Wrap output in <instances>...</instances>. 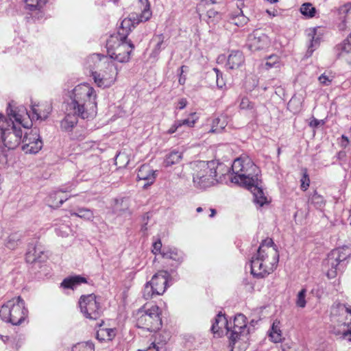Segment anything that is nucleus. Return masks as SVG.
<instances>
[{"label": "nucleus", "mask_w": 351, "mask_h": 351, "mask_svg": "<svg viewBox=\"0 0 351 351\" xmlns=\"http://www.w3.org/2000/svg\"><path fill=\"white\" fill-rule=\"evenodd\" d=\"M300 12L307 18H313L315 16L317 10L311 3H304L300 7Z\"/></svg>", "instance_id": "nucleus-31"}, {"label": "nucleus", "mask_w": 351, "mask_h": 351, "mask_svg": "<svg viewBox=\"0 0 351 351\" xmlns=\"http://www.w3.org/2000/svg\"><path fill=\"white\" fill-rule=\"evenodd\" d=\"M145 1L146 2V5L140 15L132 14L129 18H125L121 21L118 34L117 35L119 36V38H122V39H128V36L132 27H134L135 25L138 24L140 22L147 21L150 19L152 12L149 9V3L148 0Z\"/></svg>", "instance_id": "nucleus-12"}, {"label": "nucleus", "mask_w": 351, "mask_h": 351, "mask_svg": "<svg viewBox=\"0 0 351 351\" xmlns=\"http://www.w3.org/2000/svg\"><path fill=\"white\" fill-rule=\"evenodd\" d=\"M106 49L110 58L124 63L130 60L134 45L131 40L122 39L119 36H111L107 40Z\"/></svg>", "instance_id": "nucleus-8"}, {"label": "nucleus", "mask_w": 351, "mask_h": 351, "mask_svg": "<svg viewBox=\"0 0 351 351\" xmlns=\"http://www.w3.org/2000/svg\"><path fill=\"white\" fill-rule=\"evenodd\" d=\"M245 62V58L241 51H232L228 57L226 66L229 69H237Z\"/></svg>", "instance_id": "nucleus-22"}, {"label": "nucleus", "mask_w": 351, "mask_h": 351, "mask_svg": "<svg viewBox=\"0 0 351 351\" xmlns=\"http://www.w3.org/2000/svg\"><path fill=\"white\" fill-rule=\"evenodd\" d=\"M165 36L162 34L155 35L153 37L152 40L156 42L155 47L153 50V52L156 54H158L162 49L165 48V45L164 43Z\"/></svg>", "instance_id": "nucleus-33"}, {"label": "nucleus", "mask_w": 351, "mask_h": 351, "mask_svg": "<svg viewBox=\"0 0 351 351\" xmlns=\"http://www.w3.org/2000/svg\"><path fill=\"white\" fill-rule=\"evenodd\" d=\"M351 255V250L347 246H343L332 250L324 262L326 275L328 278H334L337 272L343 268L342 263Z\"/></svg>", "instance_id": "nucleus-9"}, {"label": "nucleus", "mask_w": 351, "mask_h": 351, "mask_svg": "<svg viewBox=\"0 0 351 351\" xmlns=\"http://www.w3.org/2000/svg\"><path fill=\"white\" fill-rule=\"evenodd\" d=\"M44 252L40 245L30 244L28 246L27 252L25 255V260L29 263H34L36 261H43V255Z\"/></svg>", "instance_id": "nucleus-21"}, {"label": "nucleus", "mask_w": 351, "mask_h": 351, "mask_svg": "<svg viewBox=\"0 0 351 351\" xmlns=\"http://www.w3.org/2000/svg\"><path fill=\"white\" fill-rule=\"evenodd\" d=\"M184 80L183 81V80L182 79V77H180V80H179V82H180V84H183V83H184Z\"/></svg>", "instance_id": "nucleus-63"}, {"label": "nucleus", "mask_w": 351, "mask_h": 351, "mask_svg": "<svg viewBox=\"0 0 351 351\" xmlns=\"http://www.w3.org/2000/svg\"><path fill=\"white\" fill-rule=\"evenodd\" d=\"M187 105V101L185 98H182L178 101V109L182 110L184 109Z\"/></svg>", "instance_id": "nucleus-53"}, {"label": "nucleus", "mask_w": 351, "mask_h": 351, "mask_svg": "<svg viewBox=\"0 0 351 351\" xmlns=\"http://www.w3.org/2000/svg\"><path fill=\"white\" fill-rule=\"evenodd\" d=\"M69 197H65L64 199L60 198L58 203L56 204L55 206L56 207H59L60 205H62L66 199H68Z\"/></svg>", "instance_id": "nucleus-57"}, {"label": "nucleus", "mask_w": 351, "mask_h": 351, "mask_svg": "<svg viewBox=\"0 0 351 351\" xmlns=\"http://www.w3.org/2000/svg\"><path fill=\"white\" fill-rule=\"evenodd\" d=\"M37 107L38 108H36V106L32 105L31 110L28 112L23 106H21L19 108H16V111L23 114V118L25 116H27L31 121H32L33 120L46 119L52 110L51 105L48 103L43 104L37 106Z\"/></svg>", "instance_id": "nucleus-16"}, {"label": "nucleus", "mask_w": 351, "mask_h": 351, "mask_svg": "<svg viewBox=\"0 0 351 351\" xmlns=\"http://www.w3.org/2000/svg\"><path fill=\"white\" fill-rule=\"evenodd\" d=\"M21 237L16 233L12 234L9 236L7 243H6V247L9 249L13 250L14 249L19 242L20 241Z\"/></svg>", "instance_id": "nucleus-39"}, {"label": "nucleus", "mask_w": 351, "mask_h": 351, "mask_svg": "<svg viewBox=\"0 0 351 351\" xmlns=\"http://www.w3.org/2000/svg\"><path fill=\"white\" fill-rule=\"evenodd\" d=\"M265 66L267 69L270 68H278L280 66V58L276 55H271L268 57L267 62L265 63Z\"/></svg>", "instance_id": "nucleus-41"}, {"label": "nucleus", "mask_w": 351, "mask_h": 351, "mask_svg": "<svg viewBox=\"0 0 351 351\" xmlns=\"http://www.w3.org/2000/svg\"><path fill=\"white\" fill-rule=\"evenodd\" d=\"M213 71L215 73L216 75V82L217 86L221 88H223L225 86V83L222 78V73L217 68L213 69Z\"/></svg>", "instance_id": "nucleus-48"}, {"label": "nucleus", "mask_w": 351, "mask_h": 351, "mask_svg": "<svg viewBox=\"0 0 351 351\" xmlns=\"http://www.w3.org/2000/svg\"><path fill=\"white\" fill-rule=\"evenodd\" d=\"M317 44V40H313H313H311V44H310V45H309V47H308V51H307L308 53H310V55H311V53H313V51H314V49H313V47L314 46H315Z\"/></svg>", "instance_id": "nucleus-54"}, {"label": "nucleus", "mask_w": 351, "mask_h": 351, "mask_svg": "<svg viewBox=\"0 0 351 351\" xmlns=\"http://www.w3.org/2000/svg\"><path fill=\"white\" fill-rule=\"evenodd\" d=\"M309 200L311 203L313 204L317 208H321L325 204L324 197L319 195L317 191L313 192Z\"/></svg>", "instance_id": "nucleus-36"}, {"label": "nucleus", "mask_w": 351, "mask_h": 351, "mask_svg": "<svg viewBox=\"0 0 351 351\" xmlns=\"http://www.w3.org/2000/svg\"><path fill=\"white\" fill-rule=\"evenodd\" d=\"M227 123L224 117H217L213 120L212 127L210 130L212 133H220L226 128Z\"/></svg>", "instance_id": "nucleus-28"}, {"label": "nucleus", "mask_w": 351, "mask_h": 351, "mask_svg": "<svg viewBox=\"0 0 351 351\" xmlns=\"http://www.w3.org/2000/svg\"><path fill=\"white\" fill-rule=\"evenodd\" d=\"M138 180H145L147 182L144 187L152 184L156 178V171H154L149 165L144 164L141 165L137 173Z\"/></svg>", "instance_id": "nucleus-19"}, {"label": "nucleus", "mask_w": 351, "mask_h": 351, "mask_svg": "<svg viewBox=\"0 0 351 351\" xmlns=\"http://www.w3.org/2000/svg\"><path fill=\"white\" fill-rule=\"evenodd\" d=\"M96 93L94 88L88 84H80L73 90V115L67 114L61 121V128L70 131L77 122L75 114L82 119L88 117V111H95L97 108Z\"/></svg>", "instance_id": "nucleus-2"}, {"label": "nucleus", "mask_w": 351, "mask_h": 351, "mask_svg": "<svg viewBox=\"0 0 351 351\" xmlns=\"http://www.w3.org/2000/svg\"><path fill=\"white\" fill-rule=\"evenodd\" d=\"M219 323H221L222 324H223L228 332L229 331V326H228V322L226 319V318L224 317L223 315H222L221 313H219L216 318L215 319V322L213 323V325H212V327H211V330L213 331V333H216L218 332V330L219 329Z\"/></svg>", "instance_id": "nucleus-30"}, {"label": "nucleus", "mask_w": 351, "mask_h": 351, "mask_svg": "<svg viewBox=\"0 0 351 351\" xmlns=\"http://www.w3.org/2000/svg\"><path fill=\"white\" fill-rule=\"evenodd\" d=\"M71 216H76L86 220H92L94 217L93 210L86 208H78L76 211H71Z\"/></svg>", "instance_id": "nucleus-27"}, {"label": "nucleus", "mask_w": 351, "mask_h": 351, "mask_svg": "<svg viewBox=\"0 0 351 351\" xmlns=\"http://www.w3.org/2000/svg\"><path fill=\"white\" fill-rule=\"evenodd\" d=\"M331 313L333 315L343 316L347 313L351 314V310L343 304L335 303L331 308Z\"/></svg>", "instance_id": "nucleus-29"}, {"label": "nucleus", "mask_w": 351, "mask_h": 351, "mask_svg": "<svg viewBox=\"0 0 351 351\" xmlns=\"http://www.w3.org/2000/svg\"><path fill=\"white\" fill-rule=\"evenodd\" d=\"M221 0H201L198 9L200 10L202 6L209 4H215L221 2Z\"/></svg>", "instance_id": "nucleus-51"}, {"label": "nucleus", "mask_w": 351, "mask_h": 351, "mask_svg": "<svg viewBox=\"0 0 351 351\" xmlns=\"http://www.w3.org/2000/svg\"><path fill=\"white\" fill-rule=\"evenodd\" d=\"M342 139H343L346 142L347 144L348 143L349 140H348V138L347 136L343 135L342 136Z\"/></svg>", "instance_id": "nucleus-60"}, {"label": "nucleus", "mask_w": 351, "mask_h": 351, "mask_svg": "<svg viewBox=\"0 0 351 351\" xmlns=\"http://www.w3.org/2000/svg\"><path fill=\"white\" fill-rule=\"evenodd\" d=\"M199 119V117L196 112H192L189 114V117L183 120H178L180 123L181 128L182 126H187L188 128L194 127L195 123Z\"/></svg>", "instance_id": "nucleus-34"}, {"label": "nucleus", "mask_w": 351, "mask_h": 351, "mask_svg": "<svg viewBox=\"0 0 351 351\" xmlns=\"http://www.w3.org/2000/svg\"><path fill=\"white\" fill-rule=\"evenodd\" d=\"M27 8L30 10H39L45 3L46 0H25Z\"/></svg>", "instance_id": "nucleus-37"}, {"label": "nucleus", "mask_w": 351, "mask_h": 351, "mask_svg": "<svg viewBox=\"0 0 351 351\" xmlns=\"http://www.w3.org/2000/svg\"><path fill=\"white\" fill-rule=\"evenodd\" d=\"M270 45L269 37L258 31H254L248 38V47L252 51L265 49Z\"/></svg>", "instance_id": "nucleus-17"}, {"label": "nucleus", "mask_w": 351, "mask_h": 351, "mask_svg": "<svg viewBox=\"0 0 351 351\" xmlns=\"http://www.w3.org/2000/svg\"><path fill=\"white\" fill-rule=\"evenodd\" d=\"M89 60L94 62L99 71L92 72V77L95 83L101 88L112 86L115 80L117 72L113 63L109 61L106 56L99 53H94L89 57Z\"/></svg>", "instance_id": "nucleus-5"}, {"label": "nucleus", "mask_w": 351, "mask_h": 351, "mask_svg": "<svg viewBox=\"0 0 351 351\" xmlns=\"http://www.w3.org/2000/svg\"><path fill=\"white\" fill-rule=\"evenodd\" d=\"M321 121H319V120H318L317 119H313L310 122V126L311 127H313V128H316V127H317L320 124Z\"/></svg>", "instance_id": "nucleus-55"}, {"label": "nucleus", "mask_w": 351, "mask_h": 351, "mask_svg": "<svg viewBox=\"0 0 351 351\" xmlns=\"http://www.w3.org/2000/svg\"><path fill=\"white\" fill-rule=\"evenodd\" d=\"M80 307L84 315L90 319H97L101 315V306L96 300V295H83L80 300Z\"/></svg>", "instance_id": "nucleus-14"}, {"label": "nucleus", "mask_w": 351, "mask_h": 351, "mask_svg": "<svg viewBox=\"0 0 351 351\" xmlns=\"http://www.w3.org/2000/svg\"><path fill=\"white\" fill-rule=\"evenodd\" d=\"M138 351H166L164 343L152 342L147 348L138 349Z\"/></svg>", "instance_id": "nucleus-42"}, {"label": "nucleus", "mask_w": 351, "mask_h": 351, "mask_svg": "<svg viewBox=\"0 0 351 351\" xmlns=\"http://www.w3.org/2000/svg\"><path fill=\"white\" fill-rule=\"evenodd\" d=\"M271 3H277L279 0H267Z\"/></svg>", "instance_id": "nucleus-61"}, {"label": "nucleus", "mask_w": 351, "mask_h": 351, "mask_svg": "<svg viewBox=\"0 0 351 351\" xmlns=\"http://www.w3.org/2000/svg\"><path fill=\"white\" fill-rule=\"evenodd\" d=\"M169 274L161 271L154 274L151 280L144 287L143 296L145 300H150L155 296L162 295L167 287Z\"/></svg>", "instance_id": "nucleus-11"}, {"label": "nucleus", "mask_w": 351, "mask_h": 351, "mask_svg": "<svg viewBox=\"0 0 351 351\" xmlns=\"http://www.w3.org/2000/svg\"><path fill=\"white\" fill-rule=\"evenodd\" d=\"M343 337H346L348 335H351V332H349L348 330H347V331L343 332Z\"/></svg>", "instance_id": "nucleus-59"}, {"label": "nucleus", "mask_w": 351, "mask_h": 351, "mask_svg": "<svg viewBox=\"0 0 351 351\" xmlns=\"http://www.w3.org/2000/svg\"><path fill=\"white\" fill-rule=\"evenodd\" d=\"M28 310L21 296L14 298L4 304L0 309V317L5 322L12 325H21L27 319Z\"/></svg>", "instance_id": "nucleus-7"}, {"label": "nucleus", "mask_w": 351, "mask_h": 351, "mask_svg": "<svg viewBox=\"0 0 351 351\" xmlns=\"http://www.w3.org/2000/svg\"><path fill=\"white\" fill-rule=\"evenodd\" d=\"M43 145L37 128H34L29 132L25 133L22 139V149L25 153L36 154L41 149Z\"/></svg>", "instance_id": "nucleus-15"}, {"label": "nucleus", "mask_w": 351, "mask_h": 351, "mask_svg": "<svg viewBox=\"0 0 351 351\" xmlns=\"http://www.w3.org/2000/svg\"><path fill=\"white\" fill-rule=\"evenodd\" d=\"M243 187L251 191L254 195V202L260 206H263L266 202L267 198L264 195L263 189L261 187V181L257 179L253 183H249V185H245Z\"/></svg>", "instance_id": "nucleus-20"}, {"label": "nucleus", "mask_w": 351, "mask_h": 351, "mask_svg": "<svg viewBox=\"0 0 351 351\" xmlns=\"http://www.w3.org/2000/svg\"><path fill=\"white\" fill-rule=\"evenodd\" d=\"M306 291L302 289L298 294L296 299V305L300 308H304L306 304L305 297Z\"/></svg>", "instance_id": "nucleus-44"}, {"label": "nucleus", "mask_w": 351, "mask_h": 351, "mask_svg": "<svg viewBox=\"0 0 351 351\" xmlns=\"http://www.w3.org/2000/svg\"><path fill=\"white\" fill-rule=\"evenodd\" d=\"M182 158V153L178 151H172L168 155L164 161V165L165 167H171L173 165L178 164L180 162Z\"/></svg>", "instance_id": "nucleus-26"}, {"label": "nucleus", "mask_w": 351, "mask_h": 351, "mask_svg": "<svg viewBox=\"0 0 351 351\" xmlns=\"http://www.w3.org/2000/svg\"><path fill=\"white\" fill-rule=\"evenodd\" d=\"M153 247L154 249L152 251L154 253L156 254V252H160L162 247V243L159 240L158 241L154 242L153 244Z\"/></svg>", "instance_id": "nucleus-52"}, {"label": "nucleus", "mask_w": 351, "mask_h": 351, "mask_svg": "<svg viewBox=\"0 0 351 351\" xmlns=\"http://www.w3.org/2000/svg\"><path fill=\"white\" fill-rule=\"evenodd\" d=\"M71 190L72 189L71 185L65 187H61L58 191H55L53 193H51L50 195L49 199L56 200V199H58V195L59 192L67 193L71 191Z\"/></svg>", "instance_id": "nucleus-47"}, {"label": "nucleus", "mask_w": 351, "mask_h": 351, "mask_svg": "<svg viewBox=\"0 0 351 351\" xmlns=\"http://www.w3.org/2000/svg\"><path fill=\"white\" fill-rule=\"evenodd\" d=\"M86 282V279L85 278L82 277L80 276H75L64 279V280L61 283V287H62L64 289H74L82 283Z\"/></svg>", "instance_id": "nucleus-23"}, {"label": "nucleus", "mask_w": 351, "mask_h": 351, "mask_svg": "<svg viewBox=\"0 0 351 351\" xmlns=\"http://www.w3.org/2000/svg\"><path fill=\"white\" fill-rule=\"evenodd\" d=\"M333 76L328 75L326 74V73L322 74L318 78L319 83L324 86H329L331 84Z\"/></svg>", "instance_id": "nucleus-45"}, {"label": "nucleus", "mask_w": 351, "mask_h": 351, "mask_svg": "<svg viewBox=\"0 0 351 351\" xmlns=\"http://www.w3.org/2000/svg\"><path fill=\"white\" fill-rule=\"evenodd\" d=\"M158 311L159 308L156 305L150 308L144 306L139 309L136 313V326L151 332L158 330L162 325Z\"/></svg>", "instance_id": "nucleus-10"}, {"label": "nucleus", "mask_w": 351, "mask_h": 351, "mask_svg": "<svg viewBox=\"0 0 351 351\" xmlns=\"http://www.w3.org/2000/svg\"><path fill=\"white\" fill-rule=\"evenodd\" d=\"M337 56L351 64V35L335 49Z\"/></svg>", "instance_id": "nucleus-18"}, {"label": "nucleus", "mask_w": 351, "mask_h": 351, "mask_svg": "<svg viewBox=\"0 0 351 351\" xmlns=\"http://www.w3.org/2000/svg\"><path fill=\"white\" fill-rule=\"evenodd\" d=\"M210 212H211V214L210 215V217H214L215 215V214H216V210L214 209V208H211L210 209Z\"/></svg>", "instance_id": "nucleus-58"}, {"label": "nucleus", "mask_w": 351, "mask_h": 351, "mask_svg": "<svg viewBox=\"0 0 351 351\" xmlns=\"http://www.w3.org/2000/svg\"><path fill=\"white\" fill-rule=\"evenodd\" d=\"M279 254L271 239L261 243L256 254L250 261L251 274L258 278H263L271 273L277 267Z\"/></svg>", "instance_id": "nucleus-3"}, {"label": "nucleus", "mask_w": 351, "mask_h": 351, "mask_svg": "<svg viewBox=\"0 0 351 351\" xmlns=\"http://www.w3.org/2000/svg\"><path fill=\"white\" fill-rule=\"evenodd\" d=\"M7 114L9 120L0 114V165L7 162V154L5 147L8 149H14L22 143V130L17 128L12 121L22 124L23 127L28 128V125L23 123V114L17 112L16 108H14L12 104H9L7 108Z\"/></svg>", "instance_id": "nucleus-1"}, {"label": "nucleus", "mask_w": 351, "mask_h": 351, "mask_svg": "<svg viewBox=\"0 0 351 351\" xmlns=\"http://www.w3.org/2000/svg\"><path fill=\"white\" fill-rule=\"evenodd\" d=\"M234 176L230 178L232 183L240 186L249 185L258 179L259 169L247 155L236 158L232 165Z\"/></svg>", "instance_id": "nucleus-4"}, {"label": "nucleus", "mask_w": 351, "mask_h": 351, "mask_svg": "<svg viewBox=\"0 0 351 351\" xmlns=\"http://www.w3.org/2000/svg\"><path fill=\"white\" fill-rule=\"evenodd\" d=\"M266 12L269 15V16H277L278 14V12L277 10H274L272 11L269 10H266Z\"/></svg>", "instance_id": "nucleus-56"}, {"label": "nucleus", "mask_w": 351, "mask_h": 351, "mask_svg": "<svg viewBox=\"0 0 351 351\" xmlns=\"http://www.w3.org/2000/svg\"><path fill=\"white\" fill-rule=\"evenodd\" d=\"M249 329L247 327L246 317L244 315L239 313L235 315L232 328L230 329L227 335L230 340V351H233L234 346L239 341H245L247 338Z\"/></svg>", "instance_id": "nucleus-13"}, {"label": "nucleus", "mask_w": 351, "mask_h": 351, "mask_svg": "<svg viewBox=\"0 0 351 351\" xmlns=\"http://www.w3.org/2000/svg\"><path fill=\"white\" fill-rule=\"evenodd\" d=\"M197 212V213H200L202 211V207H198L197 209H196Z\"/></svg>", "instance_id": "nucleus-62"}, {"label": "nucleus", "mask_w": 351, "mask_h": 351, "mask_svg": "<svg viewBox=\"0 0 351 351\" xmlns=\"http://www.w3.org/2000/svg\"><path fill=\"white\" fill-rule=\"evenodd\" d=\"M193 182L196 188L205 189L218 182L215 161H197L193 164Z\"/></svg>", "instance_id": "nucleus-6"}, {"label": "nucleus", "mask_w": 351, "mask_h": 351, "mask_svg": "<svg viewBox=\"0 0 351 351\" xmlns=\"http://www.w3.org/2000/svg\"><path fill=\"white\" fill-rule=\"evenodd\" d=\"M310 180L308 175L304 173L302 179H301V189L302 191L307 190L309 186Z\"/></svg>", "instance_id": "nucleus-49"}, {"label": "nucleus", "mask_w": 351, "mask_h": 351, "mask_svg": "<svg viewBox=\"0 0 351 351\" xmlns=\"http://www.w3.org/2000/svg\"><path fill=\"white\" fill-rule=\"evenodd\" d=\"M181 128L180 123L178 121V120H176L173 124L170 127V128L167 131V134H173Z\"/></svg>", "instance_id": "nucleus-50"}, {"label": "nucleus", "mask_w": 351, "mask_h": 351, "mask_svg": "<svg viewBox=\"0 0 351 351\" xmlns=\"http://www.w3.org/2000/svg\"><path fill=\"white\" fill-rule=\"evenodd\" d=\"M162 256L166 258L172 259L176 261H180L182 257L179 255L178 252L176 249H169L167 251L162 252Z\"/></svg>", "instance_id": "nucleus-40"}, {"label": "nucleus", "mask_w": 351, "mask_h": 351, "mask_svg": "<svg viewBox=\"0 0 351 351\" xmlns=\"http://www.w3.org/2000/svg\"><path fill=\"white\" fill-rule=\"evenodd\" d=\"M269 337L271 341L274 343H279L282 341V331L278 320L276 319L274 321L271 330L269 332Z\"/></svg>", "instance_id": "nucleus-25"}, {"label": "nucleus", "mask_w": 351, "mask_h": 351, "mask_svg": "<svg viewBox=\"0 0 351 351\" xmlns=\"http://www.w3.org/2000/svg\"><path fill=\"white\" fill-rule=\"evenodd\" d=\"M116 335L115 330L113 328H101L97 331L96 337L99 341H111Z\"/></svg>", "instance_id": "nucleus-24"}, {"label": "nucleus", "mask_w": 351, "mask_h": 351, "mask_svg": "<svg viewBox=\"0 0 351 351\" xmlns=\"http://www.w3.org/2000/svg\"><path fill=\"white\" fill-rule=\"evenodd\" d=\"M206 16L208 18L207 19L208 23H214L221 19L220 13L218 12L217 11L213 10V9H209L207 11Z\"/></svg>", "instance_id": "nucleus-43"}, {"label": "nucleus", "mask_w": 351, "mask_h": 351, "mask_svg": "<svg viewBox=\"0 0 351 351\" xmlns=\"http://www.w3.org/2000/svg\"><path fill=\"white\" fill-rule=\"evenodd\" d=\"M72 351H95V346L89 341L81 343L75 346Z\"/></svg>", "instance_id": "nucleus-38"}, {"label": "nucleus", "mask_w": 351, "mask_h": 351, "mask_svg": "<svg viewBox=\"0 0 351 351\" xmlns=\"http://www.w3.org/2000/svg\"><path fill=\"white\" fill-rule=\"evenodd\" d=\"M230 20L231 23L237 26H243L248 21V19L243 14L241 10L238 14L232 15Z\"/></svg>", "instance_id": "nucleus-35"}, {"label": "nucleus", "mask_w": 351, "mask_h": 351, "mask_svg": "<svg viewBox=\"0 0 351 351\" xmlns=\"http://www.w3.org/2000/svg\"><path fill=\"white\" fill-rule=\"evenodd\" d=\"M241 110L250 111L252 113H255V104L251 101L248 97L243 96L241 98L239 104Z\"/></svg>", "instance_id": "nucleus-32"}, {"label": "nucleus", "mask_w": 351, "mask_h": 351, "mask_svg": "<svg viewBox=\"0 0 351 351\" xmlns=\"http://www.w3.org/2000/svg\"><path fill=\"white\" fill-rule=\"evenodd\" d=\"M184 68V66H182L180 69H181V72L182 73L183 72V69Z\"/></svg>", "instance_id": "nucleus-64"}, {"label": "nucleus", "mask_w": 351, "mask_h": 351, "mask_svg": "<svg viewBox=\"0 0 351 351\" xmlns=\"http://www.w3.org/2000/svg\"><path fill=\"white\" fill-rule=\"evenodd\" d=\"M120 204L123 206V208H119V201L117 202L115 204L114 209L116 212H119V214H121L122 213H124L125 211L128 210V204L127 199H121L120 202Z\"/></svg>", "instance_id": "nucleus-46"}]
</instances>
